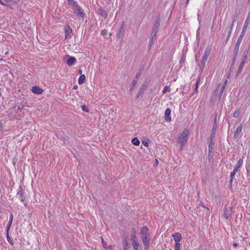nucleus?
<instances>
[{
	"instance_id": "1",
	"label": "nucleus",
	"mask_w": 250,
	"mask_h": 250,
	"mask_svg": "<svg viewBox=\"0 0 250 250\" xmlns=\"http://www.w3.org/2000/svg\"><path fill=\"white\" fill-rule=\"evenodd\" d=\"M189 134V132L187 129H185L183 131L182 133L179 136L178 140L179 143L181 144L180 149H183L184 144L187 141V137Z\"/></svg>"
},
{
	"instance_id": "2",
	"label": "nucleus",
	"mask_w": 250,
	"mask_h": 250,
	"mask_svg": "<svg viewBox=\"0 0 250 250\" xmlns=\"http://www.w3.org/2000/svg\"><path fill=\"white\" fill-rule=\"evenodd\" d=\"M210 48H207L206 49L205 51L204 52V54L203 56V58L201 60V65L200 66V69L201 71H202L205 66V64L207 61V59L210 53Z\"/></svg>"
},
{
	"instance_id": "3",
	"label": "nucleus",
	"mask_w": 250,
	"mask_h": 250,
	"mask_svg": "<svg viewBox=\"0 0 250 250\" xmlns=\"http://www.w3.org/2000/svg\"><path fill=\"white\" fill-rule=\"evenodd\" d=\"M74 7L73 9L74 12L77 14V16L83 18L84 16V14L80 6L78 5L77 2H74Z\"/></svg>"
},
{
	"instance_id": "4",
	"label": "nucleus",
	"mask_w": 250,
	"mask_h": 250,
	"mask_svg": "<svg viewBox=\"0 0 250 250\" xmlns=\"http://www.w3.org/2000/svg\"><path fill=\"white\" fill-rule=\"evenodd\" d=\"M125 25V22L124 21H123L121 24V26L119 28V29L116 34V37L117 38L120 39L123 36L124 32Z\"/></svg>"
},
{
	"instance_id": "5",
	"label": "nucleus",
	"mask_w": 250,
	"mask_h": 250,
	"mask_svg": "<svg viewBox=\"0 0 250 250\" xmlns=\"http://www.w3.org/2000/svg\"><path fill=\"white\" fill-rule=\"evenodd\" d=\"M140 234L141 238L150 236L149 230L146 227H143L140 228Z\"/></svg>"
},
{
	"instance_id": "6",
	"label": "nucleus",
	"mask_w": 250,
	"mask_h": 250,
	"mask_svg": "<svg viewBox=\"0 0 250 250\" xmlns=\"http://www.w3.org/2000/svg\"><path fill=\"white\" fill-rule=\"evenodd\" d=\"M24 191L22 188L21 187H19V190L17 193V197L20 199L21 202H23L25 199L24 197Z\"/></svg>"
},
{
	"instance_id": "7",
	"label": "nucleus",
	"mask_w": 250,
	"mask_h": 250,
	"mask_svg": "<svg viewBox=\"0 0 250 250\" xmlns=\"http://www.w3.org/2000/svg\"><path fill=\"white\" fill-rule=\"evenodd\" d=\"M160 22H161V20H160V17L157 18V19L156 20L155 24L153 27V30L152 31V33H156V34L157 33L159 26L160 25Z\"/></svg>"
},
{
	"instance_id": "8",
	"label": "nucleus",
	"mask_w": 250,
	"mask_h": 250,
	"mask_svg": "<svg viewBox=\"0 0 250 250\" xmlns=\"http://www.w3.org/2000/svg\"><path fill=\"white\" fill-rule=\"evenodd\" d=\"M141 239L143 241V244L145 246V248L146 249L148 247L150 244V236L142 237Z\"/></svg>"
},
{
	"instance_id": "9",
	"label": "nucleus",
	"mask_w": 250,
	"mask_h": 250,
	"mask_svg": "<svg viewBox=\"0 0 250 250\" xmlns=\"http://www.w3.org/2000/svg\"><path fill=\"white\" fill-rule=\"evenodd\" d=\"M147 84L146 83H143L137 94L136 98H138L145 91L147 88Z\"/></svg>"
},
{
	"instance_id": "10",
	"label": "nucleus",
	"mask_w": 250,
	"mask_h": 250,
	"mask_svg": "<svg viewBox=\"0 0 250 250\" xmlns=\"http://www.w3.org/2000/svg\"><path fill=\"white\" fill-rule=\"evenodd\" d=\"M31 91L35 94H41L43 90L38 86H34L32 87Z\"/></svg>"
},
{
	"instance_id": "11",
	"label": "nucleus",
	"mask_w": 250,
	"mask_h": 250,
	"mask_svg": "<svg viewBox=\"0 0 250 250\" xmlns=\"http://www.w3.org/2000/svg\"><path fill=\"white\" fill-rule=\"evenodd\" d=\"M175 242H179L182 239L181 234L179 232H175L172 234Z\"/></svg>"
},
{
	"instance_id": "12",
	"label": "nucleus",
	"mask_w": 250,
	"mask_h": 250,
	"mask_svg": "<svg viewBox=\"0 0 250 250\" xmlns=\"http://www.w3.org/2000/svg\"><path fill=\"white\" fill-rule=\"evenodd\" d=\"M157 34L151 33V36L149 39V49H150L151 46L153 45L154 43V41L156 39Z\"/></svg>"
},
{
	"instance_id": "13",
	"label": "nucleus",
	"mask_w": 250,
	"mask_h": 250,
	"mask_svg": "<svg viewBox=\"0 0 250 250\" xmlns=\"http://www.w3.org/2000/svg\"><path fill=\"white\" fill-rule=\"evenodd\" d=\"M213 145L209 143L208 145V159H211L213 157L214 154V150L213 148Z\"/></svg>"
},
{
	"instance_id": "14",
	"label": "nucleus",
	"mask_w": 250,
	"mask_h": 250,
	"mask_svg": "<svg viewBox=\"0 0 250 250\" xmlns=\"http://www.w3.org/2000/svg\"><path fill=\"white\" fill-rule=\"evenodd\" d=\"M170 113H171V110L170 108H167L165 110V120L167 122H170L171 121V118H170Z\"/></svg>"
},
{
	"instance_id": "15",
	"label": "nucleus",
	"mask_w": 250,
	"mask_h": 250,
	"mask_svg": "<svg viewBox=\"0 0 250 250\" xmlns=\"http://www.w3.org/2000/svg\"><path fill=\"white\" fill-rule=\"evenodd\" d=\"M242 130V125L240 124L239 125L238 127H237L236 130L235 131L234 134V137L237 138L239 136V135L241 132Z\"/></svg>"
},
{
	"instance_id": "16",
	"label": "nucleus",
	"mask_w": 250,
	"mask_h": 250,
	"mask_svg": "<svg viewBox=\"0 0 250 250\" xmlns=\"http://www.w3.org/2000/svg\"><path fill=\"white\" fill-rule=\"evenodd\" d=\"M76 62V59L74 57H70L67 60V64L68 66H71Z\"/></svg>"
},
{
	"instance_id": "17",
	"label": "nucleus",
	"mask_w": 250,
	"mask_h": 250,
	"mask_svg": "<svg viewBox=\"0 0 250 250\" xmlns=\"http://www.w3.org/2000/svg\"><path fill=\"white\" fill-rule=\"evenodd\" d=\"M97 11H98V14H100L103 17H104V18H106L107 17V13L106 10H105L102 8H100V9H98Z\"/></svg>"
},
{
	"instance_id": "18",
	"label": "nucleus",
	"mask_w": 250,
	"mask_h": 250,
	"mask_svg": "<svg viewBox=\"0 0 250 250\" xmlns=\"http://www.w3.org/2000/svg\"><path fill=\"white\" fill-rule=\"evenodd\" d=\"M245 63V62L242 61L241 63L240 64V65L239 66L238 69L236 72V77H237L239 76V75L240 74V73L242 72L243 67L244 66Z\"/></svg>"
},
{
	"instance_id": "19",
	"label": "nucleus",
	"mask_w": 250,
	"mask_h": 250,
	"mask_svg": "<svg viewBox=\"0 0 250 250\" xmlns=\"http://www.w3.org/2000/svg\"><path fill=\"white\" fill-rule=\"evenodd\" d=\"M250 12H249V13L247 16V18L246 20V21L245 22V23H244V25L243 28L247 29L248 27L249 24V23H250Z\"/></svg>"
},
{
	"instance_id": "20",
	"label": "nucleus",
	"mask_w": 250,
	"mask_h": 250,
	"mask_svg": "<svg viewBox=\"0 0 250 250\" xmlns=\"http://www.w3.org/2000/svg\"><path fill=\"white\" fill-rule=\"evenodd\" d=\"M72 32V30L71 28L68 26L66 28L65 30V38H67L70 35V34Z\"/></svg>"
},
{
	"instance_id": "21",
	"label": "nucleus",
	"mask_w": 250,
	"mask_h": 250,
	"mask_svg": "<svg viewBox=\"0 0 250 250\" xmlns=\"http://www.w3.org/2000/svg\"><path fill=\"white\" fill-rule=\"evenodd\" d=\"M243 163V160L242 159H240L237 162V164L235 166L234 168L239 170V168L242 166Z\"/></svg>"
},
{
	"instance_id": "22",
	"label": "nucleus",
	"mask_w": 250,
	"mask_h": 250,
	"mask_svg": "<svg viewBox=\"0 0 250 250\" xmlns=\"http://www.w3.org/2000/svg\"><path fill=\"white\" fill-rule=\"evenodd\" d=\"M217 128V115H216L214 119L213 125L212 127L211 132H216Z\"/></svg>"
},
{
	"instance_id": "23",
	"label": "nucleus",
	"mask_w": 250,
	"mask_h": 250,
	"mask_svg": "<svg viewBox=\"0 0 250 250\" xmlns=\"http://www.w3.org/2000/svg\"><path fill=\"white\" fill-rule=\"evenodd\" d=\"M86 77L84 75H81L78 80V82L80 84L83 83L85 81Z\"/></svg>"
},
{
	"instance_id": "24",
	"label": "nucleus",
	"mask_w": 250,
	"mask_h": 250,
	"mask_svg": "<svg viewBox=\"0 0 250 250\" xmlns=\"http://www.w3.org/2000/svg\"><path fill=\"white\" fill-rule=\"evenodd\" d=\"M123 246L124 250H128V249L129 248V246L127 243V240L124 239V241L123 242Z\"/></svg>"
},
{
	"instance_id": "25",
	"label": "nucleus",
	"mask_w": 250,
	"mask_h": 250,
	"mask_svg": "<svg viewBox=\"0 0 250 250\" xmlns=\"http://www.w3.org/2000/svg\"><path fill=\"white\" fill-rule=\"evenodd\" d=\"M131 142L134 145L136 146H138L140 145L139 140L136 137H134L132 139Z\"/></svg>"
},
{
	"instance_id": "26",
	"label": "nucleus",
	"mask_w": 250,
	"mask_h": 250,
	"mask_svg": "<svg viewBox=\"0 0 250 250\" xmlns=\"http://www.w3.org/2000/svg\"><path fill=\"white\" fill-rule=\"evenodd\" d=\"M13 214H11V215L10 220H9V222L8 223L7 227L6 232H9V230L10 226L11 225V224H12V221H13Z\"/></svg>"
},
{
	"instance_id": "27",
	"label": "nucleus",
	"mask_w": 250,
	"mask_h": 250,
	"mask_svg": "<svg viewBox=\"0 0 250 250\" xmlns=\"http://www.w3.org/2000/svg\"><path fill=\"white\" fill-rule=\"evenodd\" d=\"M132 245L133 246V248L135 250H139L140 244L138 241L135 242H132Z\"/></svg>"
},
{
	"instance_id": "28",
	"label": "nucleus",
	"mask_w": 250,
	"mask_h": 250,
	"mask_svg": "<svg viewBox=\"0 0 250 250\" xmlns=\"http://www.w3.org/2000/svg\"><path fill=\"white\" fill-rule=\"evenodd\" d=\"M137 83V80H135L134 79V80H133L131 84L130 85V89H129L130 91L133 90L134 87L136 84Z\"/></svg>"
},
{
	"instance_id": "29",
	"label": "nucleus",
	"mask_w": 250,
	"mask_h": 250,
	"mask_svg": "<svg viewBox=\"0 0 250 250\" xmlns=\"http://www.w3.org/2000/svg\"><path fill=\"white\" fill-rule=\"evenodd\" d=\"M248 54V51L245 50L243 53L242 61L246 62V61L247 59Z\"/></svg>"
},
{
	"instance_id": "30",
	"label": "nucleus",
	"mask_w": 250,
	"mask_h": 250,
	"mask_svg": "<svg viewBox=\"0 0 250 250\" xmlns=\"http://www.w3.org/2000/svg\"><path fill=\"white\" fill-rule=\"evenodd\" d=\"M215 132H211L210 137V142H209V143H211V144H214L213 140L214 138Z\"/></svg>"
},
{
	"instance_id": "31",
	"label": "nucleus",
	"mask_w": 250,
	"mask_h": 250,
	"mask_svg": "<svg viewBox=\"0 0 250 250\" xmlns=\"http://www.w3.org/2000/svg\"><path fill=\"white\" fill-rule=\"evenodd\" d=\"M102 245L104 247V248L106 249V250H111V248L110 246L107 247L105 242L104 241L103 238H102Z\"/></svg>"
},
{
	"instance_id": "32",
	"label": "nucleus",
	"mask_w": 250,
	"mask_h": 250,
	"mask_svg": "<svg viewBox=\"0 0 250 250\" xmlns=\"http://www.w3.org/2000/svg\"><path fill=\"white\" fill-rule=\"evenodd\" d=\"M239 46H235L234 48L233 49V56H237V54H238V53L239 51Z\"/></svg>"
},
{
	"instance_id": "33",
	"label": "nucleus",
	"mask_w": 250,
	"mask_h": 250,
	"mask_svg": "<svg viewBox=\"0 0 250 250\" xmlns=\"http://www.w3.org/2000/svg\"><path fill=\"white\" fill-rule=\"evenodd\" d=\"M0 3L1 5H3V6H4L6 7L10 8L12 9V7H11V6H10V5H9V4H7V3H6L4 1V0H0Z\"/></svg>"
},
{
	"instance_id": "34",
	"label": "nucleus",
	"mask_w": 250,
	"mask_h": 250,
	"mask_svg": "<svg viewBox=\"0 0 250 250\" xmlns=\"http://www.w3.org/2000/svg\"><path fill=\"white\" fill-rule=\"evenodd\" d=\"M246 30H247V29H245V28H243L242 31L241 32L239 38L243 39V38L244 37V36L245 34V32H246Z\"/></svg>"
},
{
	"instance_id": "35",
	"label": "nucleus",
	"mask_w": 250,
	"mask_h": 250,
	"mask_svg": "<svg viewBox=\"0 0 250 250\" xmlns=\"http://www.w3.org/2000/svg\"><path fill=\"white\" fill-rule=\"evenodd\" d=\"M131 240L132 242H135L137 241H138V239H137V237L136 236L135 233L131 235Z\"/></svg>"
},
{
	"instance_id": "36",
	"label": "nucleus",
	"mask_w": 250,
	"mask_h": 250,
	"mask_svg": "<svg viewBox=\"0 0 250 250\" xmlns=\"http://www.w3.org/2000/svg\"><path fill=\"white\" fill-rule=\"evenodd\" d=\"M4 1L7 3L8 2H12L14 4H17L18 3L19 0H3Z\"/></svg>"
},
{
	"instance_id": "37",
	"label": "nucleus",
	"mask_w": 250,
	"mask_h": 250,
	"mask_svg": "<svg viewBox=\"0 0 250 250\" xmlns=\"http://www.w3.org/2000/svg\"><path fill=\"white\" fill-rule=\"evenodd\" d=\"M6 238H7V239L8 242L10 244L13 245V243L12 240L11 239V238H10V237L9 236V232H6Z\"/></svg>"
},
{
	"instance_id": "38",
	"label": "nucleus",
	"mask_w": 250,
	"mask_h": 250,
	"mask_svg": "<svg viewBox=\"0 0 250 250\" xmlns=\"http://www.w3.org/2000/svg\"><path fill=\"white\" fill-rule=\"evenodd\" d=\"M199 82H200V79H198L196 83L195 88V90H194L195 93L198 92V84L199 83Z\"/></svg>"
},
{
	"instance_id": "39",
	"label": "nucleus",
	"mask_w": 250,
	"mask_h": 250,
	"mask_svg": "<svg viewBox=\"0 0 250 250\" xmlns=\"http://www.w3.org/2000/svg\"><path fill=\"white\" fill-rule=\"evenodd\" d=\"M180 243L179 242H176L175 245V250H180Z\"/></svg>"
},
{
	"instance_id": "40",
	"label": "nucleus",
	"mask_w": 250,
	"mask_h": 250,
	"mask_svg": "<svg viewBox=\"0 0 250 250\" xmlns=\"http://www.w3.org/2000/svg\"><path fill=\"white\" fill-rule=\"evenodd\" d=\"M242 41V39L238 38L237 41L235 45V46H240V44H241Z\"/></svg>"
},
{
	"instance_id": "41",
	"label": "nucleus",
	"mask_w": 250,
	"mask_h": 250,
	"mask_svg": "<svg viewBox=\"0 0 250 250\" xmlns=\"http://www.w3.org/2000/svg\"><path fill=\"white\" fill-rule=\"evenodd\" d=\"M229 210H227L225 211L224 213V217L226 219H227L229 217Z\"/></svg>"
},
{
	"instance_id": "42",
	"label": "nucleus",
	"mask_w": 250,
	"mask_h": 250,
	"mask_svg": "<svg viewBox=\"0 0 250 250\" xmlns=\"http://www.w3.org/2000/svg\"><path fill=\"white\" fill-rule=\"evenodd\" d=\"M82 109L83 111H84V112H89L88 108H87V107L85 105H83L82 106Z\"/></svg>"
},
{
	"instance_id": "43",
	"label": "nucleus",
	"mask_w": 250,
	"mask_h": 250,
	"mask_svg": "<svg viewBox=\"0 0 250 250\" xmlns=\"http://www.w3.org/2000/svg\"><path fill=\"white\" fill-rule=\"evenodd\" d=\"M149 141L147 139L146 140L143 141L142 143L144 144V145L146 147L148 146Z\"/></svg>"
},
{
	"instance_id": "44",
	"label": "nucleus",
	"mask_w": 250,
	"mask_h": 250,
	"mask_svg": "<svg viewBox=\"0 0 250 250\" xmlns=\"http://www.w3.org/2000/svg\"><path fill=\"white\" fill-rule=\"evenodd\" d=\"M239 112L238 111H235L233 113V117L234 118H237L239 115Z\"/></svg>"
},
{
	"instance_id": "45",
	"label": "nucleus",
	"mask_w": 250,
	"mask_h": 250,
	"mask_svg": "<svg viewBox=\"0 0 250 250\" xmlns=\"http://www.w3.org/2000/svg\"><path fill=\"white\" fill-rule=\"evenodd\" d=\"M141 75V72H137V73H136V74L135 78V80H137V79H138V78L140 77Z\"/></svg>"
},
{
	"instance_id": "46",
	"label": "nucleus",
	"mask_w": 250,
	"mask_h": 250,
	"mask_svg": "<svg viewBox=\"0 0 250 250\" xmlns=\"http://www.w3.org/2000/svg\"><path fill=\"white\" fill-rule=\"evenodd\" d=\"M101 34L102 35L105 36L107 34V31L106 30H104L102 31Z\"/></svg>"
},
{
	"instance_id": "47",
	"label": "nucleus",
	"mask_w": 250,
	"mask_h": 250,
	"mask_svg": "<svg viewBox=\"0 0 250 250\" xmlns=\"http://www.w3.org/2000/svg\"><path fill=\"white\" fill-rule=\"evenodd\" d=\"M68 3L69 4H72L74 6V2H76L75 1H74L73 0H67Z\"/></svg>"
},
{
	"instance_id": "48",
	"label": "nucleus",
	"mask_w": 250,
	"mask_h": 250,
	"mask_svg": "<svg viewBox=\"0 0 250 250\" xmlns=\"http://www.w3.org/2000/svg\"><path fill=\"white\" fill-rule=\"evenodd\" d=\"M225 89V87H224V86H222V88H221V89L220 90V97L221 96V95H222V93H223V91H224Z\"/></svg>"
},
{
	"instance_id": "49",
	"label": "nucleus",
	"mask_w": 250,
	"mask_h": 250,
	"mask_svg": "<svg viewBox=\"0 0 250 250\" xmlns=\"http://www.w3.org/2000/svg\"><path fill=\"white\" fill-rule=\"evenodd\" d=\"M167 87L165 86L163 90V93H165L167 92Z\"/></svg>"
},
{
	"instance_id": "50",
	"label": "nucleus",
	"mask_w": 250,
	"mask_h": 250,
	"mask_svg": "<svg viewBox=\"0 0 250 250\" xmlns=\"http://www.w3.org/2000/svg\"><path fill=\"white\" fill-rule=\"evenodd\" d=\"M234 176H235L234 174H233L232 172L230 173V179H233Z\"/></svg>"
},
{
	"instance_id": "51",
	"label": "nucleus",
	"mask_w": 250,
	"mask_h": 250,
	"mask_svg": "<svg viewBox=\"0 0 250 250\" xmlns=\"http://www.w3.org/2000/svg\"><path fill=\"white\" fill-rule=\"evenodd\" d=\"M227 83H228V80H226L225 81L224 83L223 86H224V87L226 88V87L227 86Z\"/></svg>"
},
{
	"instance_id": "52",
	"label": "nucleus",
	"mask_w": 250,
	"mask_h": 250,
	"mask_svg": "<svg viewBox=\"0 0 250 250\" xmlns=\"http://www.w3.org/2000/svg\"><path fill=\"white\" fill-rule=\"evenodd\" d=\"M236 57H237V56H233V59H232V62H235Z\"/></svg>"
},
{
	"instance_id": "53",
	"label": "nucleus",
	"mask_w": 250,
	"mask_h": 250,
	"mask_svg": "<svg viewBox=\"0 0 250 250\" xmlns=\"http://www.w3.org/2000/svg\"><path fill=\"white\" fill-rule=\"evenodd\" d=\"M233 179H230L229 181V185L231 187V185H232V182H233Z\"/></svg>"
},
{
	"instance_id": "54",
	"label": "nucleus",
	"mask_w": 250,
	"mask_h": 250,
	"mask_svg": "<svg viewBox=\"0 0 250 250\" xmlns=\"http://www.w3.org/2000/svg\"><path fill=\"white\" fill-rule=\"evenodd\" d=\"M23 107V105H19V107H18V110H21Z\"/></svg>"
},
{
	"instance_id": "55",
	"label": "nucleus",
	"mask_w": 250,
	"mask_h": 250,
	"mask_svg": "<svg viewBox=\"0 0 250 250\" xmlns=\"http://www.w3.org/2000/svg\"><path fill=\"white\" fill-rule=\"evenodd\" d=\"M231 30H230L228 34V36H227V39L228 40L230 37V35L231 34Z\"/></svg>"
},
{
	"instance_id": "56",
	"label": "nucleus",
	"mask_w": 250,
	"mask_h": 250,
	"mask_svg": "<svg viewBox=\"0 0 250 250\" xmlns=\"http://www.w3.org/2000/svg\"><path fill=\"white\" fill-rule=\"evenodd\" d=\"M238 171V170L237 169H236L234 168V169H233V171L232 172L235 175V174L236 173V172Z\"/></svg>"
},
{
	"instance_id": "57",
	"label": "nucleus",
	"mask_w": 250,
	"mask_h": 250,
	"mask_svg": "<svg viewBox=\"0 0 250 250\" xmlns=\"http://www.w3.org/2000/svg\"><path fill=\"white\" fill-rule=\"evenodd\" d=\"M238 171V170L237 169H236L234 168V169H233V171L232 172L235 175V174L236 173V172Z\"/></svg>"
},
{
	"instance_id": "58",
	"label": "nucleus",
	"mask_w": 250,
	"mask_h": 250,
	"mask_svg": "<svg viewBox=\"0 0 250 250\" xmlns=\"http://www.w3.org/2000/svg\"><path fill=\"white\" fill-rule=\"evenodd\" d=\"M234 64H235V62H232V63H231V64L230 66V69H232L234 67Z\"/></svg>"
},
{
	"instance_id": "59",
	"label": "nucleus",
	"mask_w": 250,
	"mask_h": 250,
	"mask_svg": "<svg viewBox=\"0 0 250 250\" xmlns=\"http://www.w3.org/2000/svg\"><path fill=\"white\" fill-rule=\"evenodd\" d=\"M235 22L234 20L233 21V22L232 23V24L231 25V28H230V30H232V27H233V24H234V22Z\"/></svg>"
},
{
	"instance_id": "60",
	"label": "nucleus",
	"mask_w": 250,
	"mask_h": 250,
	"mask_svg": "<svg viewBox=\"0 0 250 250\" xmlns=\"http://www.w3.org/2000/svg\"><path fill=\"white\" fill-rule=\"evenodd\" d=\"M233 246L234 247H237L238 246V244L236 242L233 243Z\"/></svg>"
},
{
	"instance_id": "61",
	"label": "nucleus",
	"mask_w": 250,
	"mask_h": 250,
	"mask_svg": "<svg viewBox=\"0 0 250 250\" xmlns=\"http://www.w3.org/2000/svg\"><path fill=\"white\" fill-rule=\"evenodd\" d=\"M73 89L76 90V89H77L78 88V86H77V85H74V86H73Z\"/></svg>"
},
{
	"instance_id": "62",
	"label": "nucleus",
	"mask_w": 250,
	"mask_h": 250,
	"mask_svg": "<svg viewBox=\"0 0 250 250\" xmlns=\"http://www.w3.org/2000/svg\"><path fill=\"white\" fill-rule=\"evenodd\" d=\"M78 73H79V74L82 75V70H81V69L79 70V71H78Z\"/></svg>"
},
{
	"instance_id": "63",
	"label": "nucleus",
	"mask_w": 250,
	"mask_h": 250,
	"mask_svg": "<svg viewBox=\"0 0 250 250\" xmlns=\"http://www.w3.org/2000/svg\"><path fill=\"white\" fill-rule=\"evenodd\" d=\"M218 86H219V84L218 85L217 87L216 88V89L214 91V93L218 91Z\"/></svg>"
},
{
	"instance_id": "64",
	"label": "nucleus",
	"mask_w": 250,
	"mask_h": 250,
	"mask_svg": "<svg viewBox=\"0 0 250 250\" xmlns=\"http://www.w3.org/2000/svg\"><path fill=\"white\" fill-rule=\"evenodd\" d=\"M182 62H184V59L183 58L180 60V63H182Z\"/></svg>"
}]
</instances>
